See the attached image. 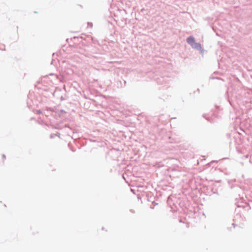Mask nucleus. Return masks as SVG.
Listing matches in <instances>:
<instances>
[{"mask_svg": "<svg viewBox=\"0 0 252 252\" xmlns=\"http://www.w3.org/2000/svg\"><path fill=\"white\" fill-rule=\"evenodd\" d=\"M187 42L189 44L192 45L195 42V40L193 37H189L187 39Z\"/></svg>", "mask_w": 252, "mask_h": 252, "instance_id": "1", "label": "nucleus"}]
</instances>
